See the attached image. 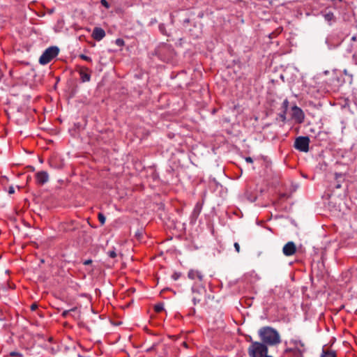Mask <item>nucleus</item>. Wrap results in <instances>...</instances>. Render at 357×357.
Segmentation results:
<instances>
[{"instance_id": "28", "label": "nucleus", "mask_w": 357, "mask_h": 357, "mask_svg": "<svg viewBox=\"0 0 357 357\" xmlns=\"http://www.w3.org/2000/svg\"><path fill=\"white\" fill-rule=\"evenodd\" d=\"M10 356L12 357H16V356L21 357V356H22V354L17 351H11L10 353Z\"/></svg>"}, {"instance_id": "33", "label": "nucleus", "mask_w": 357, "mask_h": 357, "mask_svg": "<svg viewBox=\"0 0 357 357\" xmlns=\"http://www.w3.org/2000/svg\"><path fill=\"white\" fill-rule=\"evenodd\" d=\"M8 192L10 194V195H12L15 192V190H14V188L13 186H10L8 190Z\"/></svg>"}, {"instance_id": "2", "label": "nucleus", "mask_w": 357, "mask_h": 357, "mask_svg": "<svg viewBox=\"0 0 357 357\" xmlns=\"http://www.w3.org/2000/svg\"><path fill=\"white\" fill-rule=\"evenodd\" d=\"M258 335L263 344L268 346H276L281 342V338L278 331L271 326L261 327Z\"/></svg>"}, {"instance_id": "29", "label": "nucleus", "mask_w": 357, "mask_h": 357, "mask_svg": "<svg viewBox=\"0 0 357 357\" xmlns=\"http://www.w3.org/2000/svg\"><path fill=\"white\" fill-rule=\"evenodd\" d=\"M38 304L36 303H33L31 305L30 309L31 311H35L38 308Z\"/></svg>"}, {"instance_id": "18", "label": "nucleus", "mask_w": 357, "mask_h": 357, "mask_svg": "<svg viewBox=\"0 0 357 357\" xmlns=\"http://www.w3.org/2000/svg\"><path fill=\"white\" fill-rule=\"evenodd\" d=\"M154 310L157 313L161 312L164 310V304L162 303H158L154 305Z\"/></svg>"}, {"instance_id": "39", "label": "nucleus", "mask_w": 357, "mask_h": 357, "mask_svg": "<svg viewBox=\"0 0 357 357\" xmlns=\"http://www.w3.org/2000/svg\"><path fill=\"white\" fill-rule=\"evenodd\" d=\"M184 22H185V23H188V22H190V19H185V20H184Z\"/></svg>"}, {"instance_id": "41", "label": "nucleus", "mask_w": 357, "mask_h": 357, "mask_svg": "<svg viewBox=\"0 0 357 357\" xmlns=\"http://www.w3.org/2000/svg\"><path fill=\"white\" fill-rule=\"evenodd\" d=\"M333 2H335L336 0H332ZM338 1H342V0H337Z\"/></svg>"}, {"instance_id": "23", "label": "nucleus", "mask_w": 357, "mask_h": 357, "mask_svg": "<svg viewBox=\"0 0 357 357\" xmlns=\"http://www.w3.org/2000/svg\"><path fill=\"white\" fill-rule=\"evenodd\" d=\"M115 43L119 47H123L125 45V41L122 38H117L115 40Z\"/></svg>"}, {"instance_id": "4", "label": "nucleus", "mask_w": 357, "mask_h": 357, "mask_svg": "<svg viewBox=\"0 0 357 357\" xmlns=\"http://www.w3.org/2000/svg\"><path fill=\"white\" fill-rule=\"evenodd\" d=\"M59 52V49L56 46H52L47 48L39 59V63L45 65L50 63L55 58Z\"/></svg>"}, {"instance_id": "3", "label": "nucleus", "mask_w": 357, "mask_h": 357, "mask_svg": "<svg viewBox=\"0 0 357 357\" xmlns=\"http://www.w3.org/2000/svg\"><path fill=\"white\" fill-rule=\"evenodd\" d=\"M251 344L248 349V353L250 357H264L268 355V347L261 342L252 341L250 337Z\"/></svg>"}, {"instance_id": "26", "label": "nucleus", "mask_w": 357, "mask_h": 357, "mask_svg": "<svg viewBox=\"0 0 357 357\" xmlns=\"http://www.w3.org/2000/svg\"><path fill=\"white\" fill-rule=\"evenodd\" d=\"M159 30L160 31L164 34V35H167V31H166V29H165V26L163 24H160L159 25Z\"/></svg>"}, {"instance_id": "42", "label": "nucleus", "mask_w": 357, "mask_h": 357, "mask_svg": "<svg viewBox=\"0 0 357 357\" xmlns=\"http://www.w3.org/2000/svg\"><path fill=\"white\" fill-rule=\"evenodd\" d=\"M321 134H322V132H319L318 135H320Z\"/></svg>"}, {"instance_id": "15", "label": "nucleus", "mask_w": 357, "mask_h": 357, "mask_svg": "<svg viewBox=\"0 0 357 357\" xmlns=\"http://www.w3.org/2000/svg\"><path fill=\"white\" fill-rule=\"evenodd\" d=\"M335 180L336 181L335 188L339 189L342 187V183L345 180V175L342 173H335Z\"/></svg>"}, {"instance_id": "11", "label": "nucleus", "mask_w": 357, "mask_h": 357, "mask_svg": "<svg viewBox=\"0 0 357 357\" xmlns=\"http://www.w3.org/2000/svg\"><path fill=\"white\" fill-rule=\"evenodd\" d=\"M105 36V31L100 27H95L93 30L92 37L97 41L101 40Z\"/></svg>"}, {"instance_id": "13", "label": "nucleus", "mask_w": 357, "mask_h": 357, "mask_svg": "<svg viewBox=\"0 0 357 357\" xmlns=\"http://www.w3.org/2000/svg\"><path fill=\"white\" fill-rule=\"evenodd\" d=\"M326 43L328 45V48L332 49L339 46L340 40L339 39L335 40V36L331 35L326 38Z\"/></svg>"}, {"instance_id": "36", "label": "nucleus", "mask_w": 357, "mask_h": 357, "mask_svg": "<svg viewBox=\"0 0 357 357\" xmlns=\"http://www.w3.org/2000/svg\"><path fill=\"white\" fill-rule=\"evenodd\" d=\"M135 236L137 237V238H138V239H139V238H140V237L142 236V233H140V232H137V233L135 234Z\"/></svg>"}, {"instance_id": "34", "label": "nucleus", "mask_w": 357, "mask_h": 357, "mask_svg": "<svg viewBox=\"0 0 357 357\" xmlns=\"http://www.w3.org/2000/svg\"><path fill=\"white\" fill-rule=\"evenodd\" d=\"M92 262H93V261L91 259H86L83 261V264L84 265H89V264H92Z\"/></svg>"}, {"instance_id": "37", "label": "nucleus", "mask_w": 357, "mask_h": 357, "mask_svg": "<svg viewBox=\"0 0 357 357\" xmlns=\"http://www.w3.org/2000/svg\"><path fill=\"white\" fill-rule=\"evenodd\" d=\"M343 72H344V75H349V76H350L351 77H352V75H349V74L348 73L347 70L344 69Z\"/></svg>"}, {"instance_id": "8", "label": "nucleus", "mask_w": 357, "mask_h": 357, "mask_svg": "<svg viewBox=\"0 0 357 357\" xmlns=\"http://www.w3.org/2000/svg\"><path fill=\"white\" fill-rule=\"evenodd\" d=\"M192 303L195 305L199 303L202 300V294L203 293L206 292V290L204 287L199 288V289H195L192 287Z\"/></svg>"}, {"instance_id": "5", "label": "nucleus", "mask_w": 357, "mask_h": 357, "mask_svg": "<svg viewBox=\"0 0 357 357\" xmlns=\"http://www.w3.org/2000/svg\"><path fill=\"white\" fill-rule=\"evenodd\" d=\"M310 138L307 136H299L296 138L294 147L301 151L307 153L309 151Z\"/></svg>"}, {"instance_id": "10", "label": "nucleus", "mask_w": 357, "mask_h": 357, "mask_svg": "<svg viewBox=\"0 0 357 357\" xmlns=\"http://www.w3.org/2000/svg\"><path fill=\"white\" fill-rule=\"evenodd\" d=\"M49 180V174L46 171H40L36 174V181L37 184L43 185Z\"/></svg>"}, {"instance_id": "21", "label": "nucleus", "mask_w": 357, "mask_h": 357, "mask_svg": "<svg viewBox=\"0 0 357 357\" xmlns=\"http://www.w3.org/2000/svg\"><path fill=\"white\" fill-rule=\"evenodd\" d=\"M76 310H77L76 307H73L70 310H64L62 312L61 316H62L63 318H66L68 317V315L69 314L70 312L75 311Z\"/></svg>"}, {"instance_id": "35", "label": "nucleus", "mask_w": 357, "mask_h": 357, "mask_svg": "<svg viewBox=\"0 0 357 357\" xmlns=\"http://www.w3.org/2000/svg\"><path fill=\"white\" fill-rule=\"evenodd\" d=\"M245 161L249 163H252L253 162V160L251 157H246Z\"/></svg>"}, {"instance_id": "31", "label": "nucleus", "mask_w": 357, "mask_h": 357, "mask_svg": "<svg viewBox=\"0 0 357 357\" xmlns=\"http://www.w3.org/2000/svg\"><path fill=\"white\" fill-rule=\"evenodd\" d=\"M235 250L238 253L240 252V245L238 243H234V244Z\"/></svg>"}, {"instance_id": "7", "label": "nucleus", "mask_w": 357, "mask_h": 357, "mask_svg": "<svg viewBox=\"0 0 357 357\" xmlns=\"http://www.w3.org/2000/svg\"><path fill=\"white\" fill-rule=\"evenodd\" d=\"M292 111V119H294L297 123H301L304 121L305 114L303 110L298 106L295 105L291 108Z\"/></svg>"}, {"instance_id": "43", "label": "nucleus", "mask_w": 357, "mask_h": 357, "mask_svg": "<svg viewBox=\"0 0 357 357\" xmlns=\"http://www.w3.org/2000/svg\"><path fill=\"white\" fill-rule=\"evenodd\" d=\"M1 77V74L0 73V77Z\"/></svg>"}, {"instance_id": "16", "label": "nucleus", "mask_w": 357, "mask_h": 357, "mask_svg": "<svg viewBox=\"0 0 357 357\" xmlns=\"http://www.w3.org/2000/svg\"><path fill=\"white\" fill-rule=\"evenodd\" d=\"M323 16L324 20L329 24H331L333 22H335L336 20V18L334 15V14L329 11L327 13H324Z\"/></svg>"}, {"instance_id": "17", "label": "nucleus", "mask_w": 357, "mask_h": 357, "mask_svg": "<svg viewBox=\"0 0 357 357\" xmlns=\"http://www.w3.org/2000/svg\"><path fill=\"white\" fill-rule=\"evenodd\" d=\"M321 357H336V354L332 350H323Z\"/></svg>"}, {"instance_id": "40", "label": "nucleus", "mask_w": 357, "mask_h": 357, "mask_svg": "<svg viewBox=\"0 0 357 357\" xmlns=\"http://www.w3.org/2000/svg\"><path fill=\"white\" fill-rule=\"evenodd\" d=\"M183 345H184V347H187V344H186V342H183Z\"/></svg>"}, {"instance_id": "25", "label": "nucleus", "mask_w": 357, "mask_h": 357, "mask_svg": "<svg viewBox=\"0 0 357 357\" xmlns=\"http://www.w3.org/2000/svg\"><path fill=\"white\" fill-rule=\"evenodd\" d=\"M286 113H287V112L282 111V112H280L279 114V117L281 119V121L283 122H284L286 121Z\"/></svg>"}, {"instance_id": "24", "label": "nucleus", "mask_w": 357, "mask_h": 357, "mask_svg": "<svg viewBox=\"0 0 357 357\" xmlns=\"http://www.w3.org/2000/svg\"><path fill=\"white\" fill-rule=\"evenodd\" d=\"M107 255L111 258H115L116 257V252L115 250V248H114L112 250H109L107 252Z\"/></svg>"}, {"instance_id": "12", "label": "nucleus", "mask_w": 357, "mask_h": 357, "mask_svg": "<svg viewBox=\"0 0 357 357\" xmlns=\"http://www.w3.org/2000/svg\"><path fill=\"white\" fill-rule=\"evenodd\" d=\"M203 204H204V200L196 203V204L193 208V211L192 212V214H191L192 218H193L194 220H196L199 217V214L202 212Z\"/></svg>"}, {"instance_id": "20", "label": "nucleus", "mask_w": 357, "mask_h": 357, "mask_svg": "<svg viewBox=\"0 0 357 357\" xmlns=\"http://www.w3.org/2000/svg\"><path fill=\"white\" fill-rule=\"evenodd\" d=\"M288 107H289V101H288L287 98H286L283 100L282 104V111L287 112Z\"/></svg>"}, {"instance_id": "30", "label": "nucleus", "mask_w": 357, "mask_h": 357, "mask_svg": "<svg viewBox=\"0 0 357 357\" xmlns=\"http://www.w3.org/2000/svg\"><path fill=\"white\" fill-rule=\"evenodd\" d=\"M158 346V344L154 343L151 347L146 349L147 352H150L155 349V347Z\"/></svg>"}, {"instance_id": "27", "label": "nucleus", "mask_w": 357, "mask_h": 357, "mask_svg": "<svg viewBox=\"0 0 357 357\" xmlns=\"http://www.w3.org/2000/svg\"><path fill=\"white\" fill-rule=\"evenodd\" d=\"M100 3L102 6H104L106 8H109L110 7V5L107 0H100Z\"/></svg>"}, {"instance_id": "19", "label": "nucleus", "mask_w": 357, "mask_h": 357, "mask_svg": "<svg viewBox=\"0 0 357 357\" xmlns=\"http://www.w3.org/2000/svg\"><path fill=\"white\" fill-rule=\"evenodd\" d=\"M98 218L101 225H103L105 223L106 218L103 213H99L98 215Z\"/></svg>"}, {"instance_id": "22", "label": "nucleus", "mask_w": 357, "mask_h": 357, "mask_svg": "<svg viewBox=\"0 0 357 357\" xmlns=\"http://www.w3.org/2000/svg\"><path fill=\"white\" fill-rule=\"evenodd\" d=\"M79 57L80 59H82V60L86 61H88V62H92V59H91V57H89V56H86V55H85V54H79Z\"/></svg>"}, {"instance_id": "32", "label": "nucleus", "mask_w": 357, "mask_h": 357, "mask_svg": "<svg viewBox=\"0 0 357 357\" xmlns=\"http://www.w3.org/2000/svg\"><path fill=\"white\" fill-rule=\"evenodd\" d=\"M172 278L174 280H176L179 278L180 277V273H174L173 275H172Z\"/></svg>"}, {"instance_id": "38", "label": "nucleus", "mask_w": 357, "mask_h": 357, "mask_svg": "<svg viewBox=\"0 0 357 357\" xmlns=\"http://www.w3.org/2000/svg\"><path fill=\"white\" fill-rule=\"evenodd\" d=\"M356 40V36H354L351 37V40L355 41Z\"/></svg>"}, {"instance_id": "14", "label": "nucleus", "mask_w": 357, "mask_h": 357, "mask_svg": "<svg viewBox=\"0 0 357 357\" xmlns=\"http://www.w3.org/2000/svg\"><path fill=\"white\" fill-rule=\"evenodd\" d=\"M188 276L191 280L197 279L200 282L202 281L204 278V275L202 272L193 269H191L188 271Z\"/></svg>"}, {"instance_id": "1", "label": "nucleus", "mask_w": 357, "mask_h": 357, "mask_svg": "<svg viewBox=\"0 0 357 357\" xmlns=\"http://www.w3.org/2000/svg\"><path fill=\"white\" fill-rule=\"evenodd\" d=\"M284 353L291 354L293 357H303L307 351L305 342L299 336L284 340Z\"/></svg>"}, {"instance_id": "6", "label": "nucleus", "mask_w": 357, "mask_h": 357, "mask_svg": "<svg viewBox=\"0 0 357 357\" xmlns=\"http://www.w3.org/2000/svg\"><path fill=\"white\" fill-rule=\"evenodd\" d=\"M77 72L82 82H88L91 80V70L89 68L79 66H77Z\"/></svg>"}, {"instance_id": "9", "label": "nucleus", "mask_w": 357, "mask_h": 357, "mask_svg": "<svg viewBox=\"0 0 357 357\" xmlns=\"http://www.w3.org/2000/svg\"><path fill=\"white\" fill-rule=\"evenodd\" d=\"M296 252V246L293 241H289L282 248V252L287 257L292 256Z\"/></svg>"}]
</instances>
